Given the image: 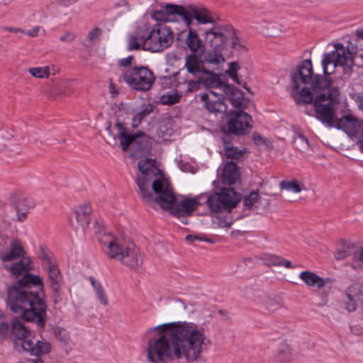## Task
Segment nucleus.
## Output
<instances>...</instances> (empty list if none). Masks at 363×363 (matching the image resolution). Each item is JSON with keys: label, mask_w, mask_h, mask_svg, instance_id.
<instances>
[{"label": "nucleus", "mask_w": 363, "mask_h": 363, "mask_svg": "<svg viewBox=\"0 0 363 363\" xmlns=\"http://www.w3.org/2000/svg\"><path fill=\"white\" fill-rule=\"evenodd\" d=\"M17 259L18 262L4 265L11 277L17 279L22 276L7 288L6 306L11 312L21 313L24 319L43 326L48 304L43 279L30 273L33 261L26 256L22 242L0 233V260L4 263Z\"/></svg>", "instance_id": "nucleus-1"}, {"label": "nucleus", "mask_w": 363, "mask_h": 363, "mask_svg": "<svg viewBox=\"0 0 363 363\" xmlns=\"http://www.w3.org/2000/svg\"><path fill=\"white\" fill-rule=\"evenodd\" d=\"M158 337H150L147 345V359L152 363H164L174 357H185L188 363L197 362L202 352L206 335L203 328L192 323L171 322L147 330Z\"/></svg>", "instance_id": "nucleus-2"}, {"label": "nucleus", "mask_w": 363, "mask_h": 363, "mask_svg": "<svg viewBox=\"0 0 363 363\" xmlns=\"http://www.w3.org/2000/svg\"><path fill=\"white\" fill-rule=\"evenodd\" d=\"M151 187L155 194L154 203L160 206L163 210H167L176 218L191 216L193 212L201 205V196L193 198L184 196L178 201L173 191L172 184L159 179L151 183Z\"/></svg>", "instance_id": "nucleus-3"}, {"label": "nucleus", "mask_w": 363, "mask_h": 363, "mask_svg": "<svg viewBox=\"0 0 363 363\" xmlns=\"http://www.w3.org/2000/svg\"><path fill=\"white\" fill-rule=\"evenodd\" d=\"M201 99L206 108L211 113H247L245 111L252 106V102L240 93H233L228 99L236 111H228L225 96L213 91L203 94Z\"/></svg>", "instance_id": "nucleus-4"}, {"label": "nucleus", "mask_w": 363, "mask_h": 363, "mask_svg": "<svg viewBox=\"0 0 363 363\" xmlns=\"http://www.w3.org/2000/svg\"><path fill=\"white\" fill-rule=\"evenodd\" d=\"M328 128L342 130L350 138L363 137V120H359L354 115H313Z\"/></svg>", "instance_id": "nucleus-5"}, {"label": "nucleus", "mask_w": 363, "mask_h": 363, "mask_svg": "<svg viewBox=\"0 0 363 363\" xmlns=\"http://www.w3.org/2000/svg\"><path fill=\"white\" fill-rule=\"evenodd\" d=\"M108 255L111 259L121 262L133 270H138L143 264V257L139 250L133 245L125 246L111 239L107 242Z\"/></svg>", "instance_id": "nucleus-6"}, {"label": "nucleus", "mask_w": 363, "mask_h": 363, "mask_svg": "<svg viewBox=\"0 0 363 363\" xmlns=\"http://www.w3.org/2000/svg\"><path fill=\"white\" fill-rule=\"evenodd\" d=\"M46 311H48V310ZM15 313L20 314V317H13L10 320V323H9L6 313L0 311V342H1L8 339L10 335L13 336L16 341H21L22 338L27 337L26 335L29 333V330L24 325L22 320L33 323L40 330H43L45 326L47 312H45V323L43 326H40L36 321L24 319L22 317L21 313Z\"/></svg>", "instance_id": "nucleus-7"}, {"label": "nucleus", "mask_w": 363, "mask_h": 363, "mask_svg": "<svg viewBox=\"0 0 363 363\" xmlns=\"http://www.w3.org/2000/svg\"><path fill=\"white\" fill-rule=\"evenodd\" d=\"M124 82L133 90L147 91L150 90L155 81L154 72L145 66H134L122 72Z\"/></svg>", "instance_id": "nucleus-8"}, {"label": "nucleus", "mask_w": 363, "mask_h": 363, "mask_svg": "<svg viewBox=\"0 0 363 363\" xmlns=\"http://www.w3.org/2000/svg\"><path fill=\"white\" fill-rule=\"evenodd\" d=\"M147 40L145 46L148 51L162 52L173 43L174 35L172 28L164 23H158L152 30H147Z\"/></svg>", "instance_id": "nucleus-9"}, {"label": "nucleus", "mask_w": 363, "mask_h": 363, "mask_svg": "<svg viewBox=\"0 0 363 363\" xmlns=\"http://www.w3.org/2000/svg\"><path fill=\"white\" fill-rule=\"evenodd\" d=\"M236 194L233 188H225L220 193H213L206 199V205L211 212L219 213L223 210L230 212L239 202L233 198Z\"/></svg>", "instance_id": "nucleus-10"}, {"label": "nucleus", "mask_w": 363, "mask_h": 363, "mask_svg": "<svg viewBox=\"0 0 363 363\" xmlns=\"http://www.w3.org/2000/svg\"><path fill=\"white\" fill-rule=\"evenodd\" d=\"M155 160L145 157L138 162V169L142 173V176L136 179L137 185L139 188L142 201L150 206L154 204L155 194L152 190L150 189V180L147 178L150 172V167L147 164H152Z\"/></svg>", "instance_id": "nucleus-11"}, {"label": "nucleus", "mask_w": 363, "mask_h": 363, "mask_svg": "<svg viewBox=\"0 0 363 363\" xmlns=\"http://www.w3.org/2000/svg\"><path fill=\"white\" fill-rule=\"evenodd\" d=\"M233 116L228 119L226 127L222 126L223 133L233 134L236 136H242L249 133L252 128V119L251 115H226Z\"/></svg>", "instance_id": "nucleus-12"}, {"label": "nucleus", "mask_w": 363, "mask_h": 363, "mask_svg": "<svg viewBox=\"0 0 363 363\" xmlns=\"http://www.w3.org/2000/svg\"><path fill=\"white\" fill-rule=\"evenodd\" d=\"M350 53L346 51L342 44L335 45V50L324 55L322 66L325 74H331L337 66H343L346 64Z\"/></svg>", "instance_id": "nucleus-13"}, {"label": "nucleus", "mask_w": 363, "mask_h": 363, "mask_svg": "<svg viewBox=\"0 0 363 363\" xmlns=\"http://www.w3.org/2000/svg\"><path fill=\"white\" fill-rule=\"evenodd\" d=\"M184 6L167 3L160 10L152 11L151 17L157 21L174 22L181 20V16L184 15Z\"/></svg>", "instance_id": "nucleus-14"}, {"label": "nucleus", "mask_w": 363, "mask_h": 363, "mask_svg": "<svg viewBox=\"0 0 363 363\" xmlns=\"http://www.w3.org/2000/svg\"><path fill=\"white\" fill-rule=\"evenodd\" d=\"M313 65L311 60H304L291 72V85L292 87L298 88L301 84H310L313 77Z\"/></svg>", "instance_id": "nucleus-15"}, {"label": "nucleus", "mask_w": 363, "mask_h": 363, "mask_svg": "<svg viewBox=\"0 0 363 363\" xmlns=\"http://www.w3.org/2000/svg\"><path fill=\"white\" fill-rule=\"evenodd\" d=\"M25 338L21 340V348L23 351L28 352L30 354L40 357L44 354H48L51 350V344L45 340L33 341L34 335L30 330Z\"/></svg>", "instance_id": "nucleus-16"}, {"label": "nucleus", "mask_w": 363, "mask_h": 363, "mask_svg": "<svg viewBox=\"0 0 363 363\" xmlns=\"http://www.w3.org/2000/svg\"><path fill=\"white\" fill-rule=\"evenodd\" d=\"M184 15L181 16V20L186 23L187 27H190L193 18L201 24L213 22V18L211 16L209 11L201 6L195 5L184 6Z\"/></svg>", "instance_id": "nucleus-17"}, {"label": "nucleus", "mask_w": 363, "mask_h": 363, "mask_svg": "<svg viewBox=\"0 0 363 363\" xmlns=\"http://www.w3.org/2000/svg\"><path fill=\"white\" fill-rule=\"evenodd\" d=\"M176 40L179 46L189 48L192 53L203 51L204 45L196 30L189 28L188 33L182 31L178 33Z\"/></svg>", "instance_id": "nucleus-18"}, {"label": "nucleus", "mask_w": 363, "mask_h": 363, "mask_svg": "<svg viewBox=\"0 0 363 363\" xmlns=\"http://www.w3.org/2000/svg\"><path fill=\"white\" fill-rule=\"evenodd\" d=\"M152 140L142 131L138 132V136L130 151V157L135 159L147 157L151 155Z\"/></svg>", "instance_id": "nucleus-19"}, {"label": "nucleus", "mask_w": 363, "mask_h": 363, "mask_svg": "<svg viewBox=\"0 0 363 363\" xmlns=\"http://www.w3.org/2000/svg\"><path fill=\"white\" fill-rule=\"evenodd\" d=\"M336 99L329 91L317 94L314 96L313 106L315 113H335Z\"/></svg>", "instance_id": "nucleus-20"}, {"label": "nucleus", "mask_w": 363, "mask_h": 363, "mask_svg": "<svg viewBox=\"0 0 363 363\" xmlns=\"http://www.w3.org/2000/svg\"><path fill=\"white\" fill-rule=\"evenodd\" d=\"M223 26H216L205 32L206 43L212 49L223 51L224 49L226 36Z\"/></svg>", "instance_id": "nucleus-21"}, {"label": "nucleus", "mask_w": 363, "mask_h": 363, "mask_svg": "<svg viewBox=\"0 0 363 363\" xmlns=\"http://www.w3.org/2000/svg\"><path fill=\"white\" fill-rule=\"evenodd\" d=\"M34 207L31 199L23 198L10 206L8 213L11 214L13 220L23 221L27 218L30 209Z\"/></svg>", "instance_id": "nucleus-22"}, {"label": "nucleus", "mask_w": 363, "mask_h": 363, "mask_svg": "<svg viewBox=\"0 0 363 363\" xmlns=\"http://www.w3.org/2000/svg\"><path fill=\"white\" fill-rule=\"evenodd\" d=\"M184 67L194 77H200L206 70L203 60L196 53H191L186 57Z\"/></svg>", "instance_id": "nucleus-23"}, {"label": "nucleus", "mask_w": 363, "mask_h": 363, "mask_svg": "<svg viewBox=\"0 0 363 363\" xmlns=\"http://www.w3.org/2000/svg\"><path fill=\"white\" fill-rule=\"evenodd\" d=\"M91 211L92 209L89 204H80L70 213L69 220L72 222V218H74L78 225L84 230L90 223V214Z\"/></svg>", "instance_id": "nucleus-24"}, {"label": "nucleus", "mask_w": 363, "mask_h": 363, "mask_svg": "<svg viewBox=\"0 0 363 363\" xmlns=\"http://www.w3.org/2000/svg\"><path fill=\"white\" fill-rule=\"evenodd\" d=\"M240 177L239 167L234 161H228L223 169L220 179L224 184L233 185Z\"/></svg>", "instance_id": "nucleus-25"}, {"label": "nucleus", "mask_w": 363, "mask_h": 363, "mask_svg": "<svg viewBox=\"0 0 363 363\" xmlns=\"http://www.w3.org/2000/svg\"><path fill=\"white\" fill-rule=\"evenodd\" d=\"M341 243L342 248L335 253V259L342 260L347 257L352 256V263L350 265L353 269L358 268L356 262H354L355 255L358 253L356 245L346 240H342Z\"/></svg>", "instance_id": "nucleus-26"}, {"label": "nucleus", "mask_w": 363, "mask_h": 363, "mask_svg": "<svg viewBox=\"0 0 363 363\" xmlns=\"http://www.w3.org/2000/svg\"><path fill=\"white\" fill-rule=\"evenodd\" d=\"M147 40V30L143 28L137 29L135 33L128 38L127 47L128 50L131 51L134 50H140L141 48L144 50H147V48L145 46Z\"/></svg>", "instance_id": "nucleus-27"}, {"label": "nucleus", "mask_w": 363, "mask_h": 363, "mask_svg": "<svg viewBox=\"0 0 363 363\" xmlns=\"http://www.w3.org/2000/svg\"><path fill=\"white\" fill-rule=\"evenodd\" d=\"M346 296L347 300L344 302V304L349 313L354 312L358 303L363 306V291H357L354 287L351 286L347 289Z\"/></svg>", "instance_id": "nucleus-28"}, {"label": "nucleus", "mask_w": 363, "mask_h": 363, "mask_svg": "<svg viewBox=\"0 0 363 363\" xmlns=\"http://www.w3.org/2000/svg\"><path fill=\"white\" fill-rule=\"evenodd\" d=\"M225 155L228 159H231L235 161H242L244 160V155L247 152V148L242 150L238 149V147L233 146L230 140L225 139L223 140Z\"/></svg>", "instance_id": "nucleus-29"}, {"label": "nucleus", "mask_w": 363, "mask_h": 363, "mask_svg": "<svg viewBox=\"0 0 363 363\" xmlns=\"http://www.w3.org/2000/svg\"><path fill=\"white\" fill-rule=\"evenodd\" d=\"M291 96L297 104H313L314 96L308 87H303L300 90L298 88L292 87Z\"/></svg>", "instance_id": "nucleus-30"}, {"label": "nucleus", "mask_w": 363, "mask_h": 363, "mask_svg": "<svg viewBox=\"0 0 363 363\" xmlns=\"http://www.w3.org/2000/svg\"><path fill=\"white\" fill-rule=\"evenodd\" d=\"M200 82L207 88H220L222 86L219 76L213 70L206 69L200 76Z\"/></svg>", "instance_id": "nucleus-31"}, {"label": "nucleus", "mask_w": 363, "mask_h": 363, "mask_svg": "<svg viewBox=\"0 0 363 363\" xmlns=\"http://www.w3.org/2000/svg\"><path fill=\"white\" fill-rule=\"evenodd\" d=\"M300 279L309 286H316L320 289L324 286L325 281L320 276L311 271H303L299 274Z\"/></svg>", "instance_id": "nucleus-32"}, {"label": "nucleus", "mask_w": 363, "mask_h": 363, "mask_svg": "<svg viewBox=\"0 0 363 363\" xmlns=\"http://www.w3.org/2000/svg\"><path fill=\"white\" fill-rule=\"evenodd\" d=\"M173 117L169 115V117L163 118L158 123L157 128V135L159 138L171 136L174 133Z\"/></svg>", "instance_id": "nucleus-33"}, {"label": "nucleus", "mask_w": 363, "mask_h": 363, "mask_svg": "<svg viewBox=\"0 0 363 363\" xmlns=\"http://www.w3.org/2000/svg\"><path fill=\"white\" fill-rule=\"evenodd\" d=\"M201 57L203 60L205 65L217 66L220 62H224L222 52L216 49H212L211 50L204 52Z\"/></svg>", "instance_id": "nucleus-34"}, {"label": "nucleus", "mask_w": 363, "mask_h": 363, "mask_svg": "<svg viewBox=\"0 0 363 363\" xmlns=\"http://www.w3.org/2000/svg\"><path fill=\"white\" fill-rule=\"evenodd\" d=\"M137 136L138 132L133 134L124 131L118 133L117 134V138L120 141V146L122 151L126 152L130 147H133Z\"/></svg>", "instance_id": "nucleus-35"}, {"label": "nucleus", "mask_w": 363, "mask_h": 363, "mask_svg": "<svg viewBox=\"0 0 363 363\" xmlns=\"http://www.w3.org/2000/svg\"><path fill=\"white\" fill-rule=\"evenodd\" d=\"M328 75L329 74H325V76L319 74L313 75L310 84L314 92H315L317 89H325L330 86L332 81L331 78L328 77Z\"/></svg>", "instance_id": "nucleus-36"}, {"label": "nucleus", "mask_w": 363, "mask_h": 363, "mask_svg": "<svg viewBox=\"0 0 363 363\" xmlns=\"http://www.w3.org/2000/svg\"><path fill=\"white\" fill-rule=\"evenodd\" d=\"M48 274V279L50 281V286L62 284V277L57 264H52L46 267Z\"/></svg>", "instance_id": "nucleus-37"}, {"label": "nucleus", "mask_w": 363, "mask_h": 363, "mask_svg": "<svg viewBox=\"0 0 363 363\" xmlns=\"http://www.w3.org/2000/svg\"><path fill=\"white\" fill-rule=\"evenodd\" d=\"M89 279L101 303L104 306H106L108 304V298L101 283L97 281L94 277L91 276L89 277Z\"/></svg>", "instance_id": "nucleus-38"}, {"label": "nucleus", "mask_w": 363, "mask_h": 363, "mask_svg": "<svg viewBox=\"0 0 363 363\" xmlns=\"http://www.w3.org/2000/svg\"><path fill=\"white\" fill-rule=\"evenodd\" d=\"M260 196L259 195V190H253L250 191L248 195L245 196L243 199L244 206L250 210L252 209L254 205L259 201Z\"/></svg>", "instance_id": "nucleus-39"}, {"label": "nucleus", "mask_w": 363, "mask_h": 363, "mask_svg": "<svg viewBox=\"0 0 363 363\" xmlns=\"http://www.w3.org/2000/svg\"><path fill=\"white\" fill-rule=\"evenodd\" d=\"M277 357L281 362H287L291 358V350L285 342H281L277 348Z\"/></svg>", "instance_id": "nucleus-40"}, {"label": "nucleus", "mask_w": 363, "mask_h": 363, "mask_svg": "<svg viewBox=\"0 0 363 363\" xmlns=\"http://www.w3.org/2000/svg\"><path fill=\"white\" fill-rule=\"evenodd\" d=\"M55 337L64 345H67L70 340L69 333L63 328L56 327L53 330Z\"/></svg>", "instance_id": "nucleus-41"}, {"label": "nucleus", "mask_w": 363, "mask_h": 363, "mask_svg": "<svg viewBox=\"0 0 363 363\" xmlns=\"http://www.w3.org/2000/svg\"><path fill=\"white\" fill-rule=\"evenodd\" d=\"M50 288L54 304L57 305L63 301L65 296V294L61 289V284L52 285L50 286Z\"/></svg>", "instance_id": "nucleus-42"}, {"label": "nucleus", "mask_w": 363, "mask_h": 363, "mask_svg": "<svg viewBox=\"0 0 363 363\" xmlns=\"http://www.w3.org/2000/svg\"><path fill=\"white\" fill-rule=\"evenodd\" d=\"M252 140L255 145H264L267 147H272L273 142L266 138L262 137L259 133L254 132L252 133Z\"/></svg>", "instance_id": "nucleus-43"}, {"label": "nucleus", "mask_w": 363, "mask_h": 363, "mask_svg": "<svg viewBox=\"0 0 363 363\" xmlns=\"http://www.w3.org/2000/svg\"><path fill=\"white\" fill-rule=\"evenodd\" d=\"M29 73L37 78H47L50 74V69L48 66L44 67H32L28 69Z\"/></svg>", "instance_id": "nucleus-44"}, {"label": "nucleus", "mask_w": 363, "mask_h": 363, "mask_svg": "<svg viewBox=\"0 0 363 363\" xmlns=\"http://www.w3.org/2000/svg\"><path fill=\"white\" fill-rule=\"evenodd\" d=\"M280 187L287 191H291L294 193H299L301 191V188L299 184L295 181H281L280 182Z\"/></svg>", "instance_id": "nucleus-45"}, {"label": "nucleus", "mask_w": 363, "mask_h": 363, "mask_svg": "<svg viewBox=\"0 0 363 363\" xmlns=\"http://www.w3.org/2000/svg\"><path fill=\"white\" fill-rule=\"evenodd\" d=\"M263 263L267 266H278L280 256L272 254H263L261 257Z\"/></svg>", "instance_id": "nucleus-46"}, {"label": "nucleus", "mask_w": 363, "mask_h": 363, "mask_svg": "<svg viewBox=\"0 0 363 363\" xmlns=\"http://www.w3.org/2000/svg\"><path fill=\"white\" fill-rule=\"evenodd\" d=\"M52 255L47 251L43 246L40 247V258L44 262L45 267L54 264L52 261Z\"/></svg>", "instance_id": "nucleus-47"}, {"label": "nucleus", "mask_w": 363, "mask_h": 363, "mask_svg": "<svg viewBox=\"0 0 363 363\" xmlns=\"http://www.w3.org/2000/svg\"><path fill=\"white\" fill-rule=\"evenodd\" d=\"M179 99L180 96L177 94L162 95L161 96V103L162 104L171 105L177 103Z\"/></svg>", "instance_id": "nucleus-48"}, {"label": "nucleus", "mask_w": 363, "mask_h": 363, "mask_svg": "<svg viewBox=\"0 0 363 363\" xmlns=\"http://www.w3.org/2000/svg\"><path fill=\"white\" fill-rule=\"evenodd\" d=\"M101 34V31L100 28L95 27L94 29L89 32L86 38L90 43H94L99 40Z\"/></svg>", "instance_id": "nucleus-49"}, {"label": "nucleus", "mask_w": 363, "mask_h": 363, "mask_svg": "<svg viewBox=\"0 0 363 363\" xmlns=\"http://www.w3.org/2000/svg\"><path fill=\"white\" fill-rule=\"evenodd\" d=\"M292 130L294 134L301 139V140L306 145V147H309V141L306 138V137L303 134L302 131L301 130L300 128L293 125H292Z\"/></svg>", "instance_id": "nucleus-50"}, {"label": "nucleus", "mask_w": 363, "mask_h": 363, "mask_svg": "<svg viewBox=\"0 0 363 363\" xmlns=\"http://www.w3.org/2000/svg\"><path fill=\"white\" fill-rule=\"evenodd\" d=\"M231 35L232 47L240 52L246 51L245 46L240 43L239 38L236 36V35L233 33Z\"/></svg>", "instance_id": "nucleus-51"}, {"label": "nucleus", "mask_w": 363, "mask_h": 363, "mask_svg": "<svg viewBox=\"0 0 363 363\" xmlns=\"http://www.w3.org/2000/svg\"><path fill=\"white\" fill-rule=\"evenodd\" d=\"M134 60V57L132 55H130L125 58H122L118 60V65L121 67L127 68L129 67Z\"/></svg>", "instance_id": "nucleus-52"}, {"label": "nucleus", "mask_w": 363, "mask_h": 363, "mask_svg": "<svg viewBox=\"0 0 363 363\" xmlns=\"http://www.w3.org/2000/svg\"><path fill=\"white\" fill-rule=\"evenodd\" d=\"M76 38V35L71 31H66L60 38V40L65 43H72Z\"/></svg>", "instance_id": "nucleus-53"}, {"label": "nucleus", "mask_w": 363, "mask_h": 363, "mask_svg": "<svg viewBox=\"0 0 363 363\" xmlns=\"http://www.w3.org/2000/svg\"><path fill=\"white\" fill-rule=\"evenodd\" d=\"M201 84L200 82V77H198L197 81L190 80L187 84V90L188 92H193L196 91L199 88V85Z\"/></svg>", "instance_id": "nucleus-54"}, {"label": "nucleus", "mask_w": 363, "mask_h": 363, "mask_svg": "<svg viewBox=\"0 0 363 363\" xmlns=\"http://www.w3.org/2000/svg\"><path fill=\"white\" fill-rule=\"evenodd\" d=\"M41 28L40 26H35L30 30H24V34L30 36V37H36L38 35L39 30Z\"/></svg>", "instance_id": "nucleus-55"}, {"label": "nucleus", "mask_w": 363, "mask_h": 363, "mask_svg": "<svg viewBox=\"0 0 363 363\" xmlns=\"http://www.w3.org/2000/svg\"><path fill=\"white\" fill-rule=\"evenodd\" d=\"M145 116L146 115H141V114L134 115V116L132 118V120H133L132 126L133 128H137L138 125V123H141L143 117H145Z\"/></svg>", "instance_id": "nucleus-56"}, {"label": "nucleus", "mask_w": 363, "mask_h": 363, "mask_svg": "<svg viewBox=\"0 0 363 363\" xmlns=\"http://www.w3.org/2000/svg\"><path fill=\"white\" fill-rule=\"evenodd\" d=\"M278 266H284L286 268L291 269L293 268L292 263L290 260H288L286 259L283 258L282 257H280V260L279 262Z\"/></svg>", "instance_id": "nucleus-57"}, {"label": "nucleus", "mask_w": 363, "mask_h": 363, "mask_svg": "<svg viewBox=\"0 0 363 363\" xmlns=\"http://www.w3.org/2000/svg\"><path fill=\"white\" fill-rule=\"evenodd\" d=\"M186 240L190 243H193L195 241H203V238L200 237L199 235H187L186 236Z\"/></svg>", "instance_id": "nucleus-58"}, {"label": "nucleus", "mask_w": 363, "mask_h": 363, "mask_svg": "<svg viewBox=\"0 0 363 363\" xmlns=\"http://www.w3.org/2000/svg\"><path fill=\"white\" fill-rule=\"evenodd\" d=\"M115 126L118 128V133H121L123 131L128 132L126 130V124L123 122H121L118 118L116 119Z\"/></svg>", "instance_id": "nucleus-59"}, {"label": "nucleus", "mask_w": 363, "mask_h": 363, "mask_svg": "<svg viewBox=\"0 0 363 363\" xmlns=\"http://www.w3.org/2000/svg\"><path fill=\"white\" fill-rule=\"evenodd\" d=\"M239 69V65L236 62H233L229 64V69L227 71V73H237V71Z\"/></svg>", "instance_id": "nucleus-60"}, {"label": "nucleus", "mask_w": 363, "mask_h": 363, "mask_svg": "<svg viewBox=\"0 0 363 363\" xmlns=\"http://www.w3.org/2000/svg\"><path fill=\"white\" fill-rule=\"evenodd\" d=\"M57 4L59 5L64 6V7H67V6H69L70 5L74 4L78 0H57Z\"/></svg>", "instance_id": "nucleus-61"}, {"label": "nucleus", "mask_w": 363, "mask_h": 363, "mask_svg": "<svg viewBox=\"0 0 363 363\" xmlns=\"http://www.w3.org/2000/svg\"><path fill=\"white\" fill-rule=\"evenodd\" d=\"M354 262H356V264L359 267V262L363 263V247L360 248L358 251L357 255H355Z\"/></svg>", "instance_id": "nucleus-62"}, {"label": "nucleus", "mask_w": 363, "mask_h": 363, "mask_svg": "<svg viewBox=\"0 0 363 363\" xmlns=\"http://www.w3.org/2000/svg\"><path fill=\"white\" fill-rule=\"evenodd\" d=\"M4 30H7L9 32L14 33H24V30L18 28L6 27L4 28Z\"/></svg>", "instance_id": "nucleus-63"}, {"label": "nucleus", "mask_w": 363, "mask_h": 363, "mask_svg": "<svg viewBox=\"0 0 363 363\" xmlns=\"http://www.w3.org/2000/svg\"><path fill=\"white\" fill-rule=\"evenodd\" d=\"M228 74L235 83L240 84V82L237 73H229Z\"/></svg>", "instance_id": "nucleus-64"}]
</instances>
